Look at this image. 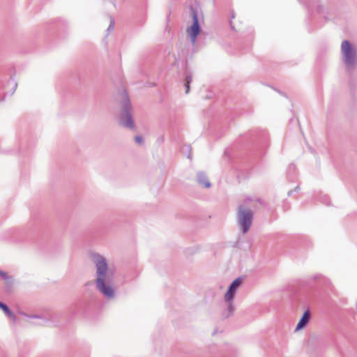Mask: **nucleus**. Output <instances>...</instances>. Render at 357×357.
I'll use <instances>...</instances> for the list:
<instances>
[{"label":"nucleus","mask_w":357,"mask_h":357,"mask_svg":"<svg viewBox=\"0 0 357 357\" xmlns=\"http://www.w3.org/2000/svg\"><path fill=\"white\" fill-rule=\"evenodd\" d=\"M121 107L122 109L119 117L120 125L126 128L134 130L135 123L132 117V109L126 93L123 94Z\"/></svg>","instance_id":"obj_4"},{"label":"nucleus","mask_w":357,"mask_h":357,"mask_svg":"<svg viewBox=\"0 0 357 357\" xmlns=\"http://www.w3.org/2000/svg\"><path fill=\"white\" fill-rule=\"evenodd\" d=\"M257 201L259 200L248 198L239 202L236 206V224L243 234L248 233L252 227L255 214L254 202Z\"/></svg>","instance_id":"obj_2"},{"label":"nucleus","mask_w":357,"mask_h":357,"mask_svg":"<svg viewBox=\"0 0 357 357\" xmlns=\"http://www.w3.org/2000/svg\"><path fill=\"white\" fill-rule=\"evenodd\" d=\"M31 318H33V319H38L39 321L38 322H32L33 324H36V325H43V323L46 322V320L43 319L42 317H38V316H34V317H31Z\"/></svg>","instance_id":"obj_12"},{"label":"nucleus","mask_w":357,"mask_h":357,"mask_svg":"<svg viewBox=\"0 0 357 357\" xmlns=\"http://www.w3.org/2000/svg\"><path fill=\"white\" fill-rule=\"evenodd\" d=\"M6 283V285L8 288H11L14 284V278L13 276L9 275L8 274L5 276L3 279Z\"/></svg>","instance_id":"obj_10"},{"label":"nucleus","mask_w":357,"mask_h":357,"mask_svg":"<svg viewBox=\"0 0 357 357\" xmlns=\"http://www.w3.org/2000/svg\"><path fill=\"white\" fill-rule=\"evenodd\" d=\"M114 28V20H111L110 24L107 28V31H113Z\"/></svg>","instance_id":"obj_14"},{"label":"nucleus","mask_w":357,"mask_h":357,"mask_svg":"<svg viewBox=\"0 0 357 357\" xmlns=\"http://www.w3.org/2000/svg\"><path fill=\"white\" fill-rule=\"evenodd\" d=\"M197 182L199 185L204 186L205 188H210L211 183L208 178L206 174L203 172H199L197 173Z\"/></svg>","instance_id":"obj_8"},{"label":"nucleus","mask_w":357,"mask_h":357,"mask_svg":"<svg viewBox=\"0 0 357 357\" xmlns=\"http://www.w3.org/2000/svg\"><path fill=\"white\" fill-rule=\"evenodd\" d=\"M243 280L241 278H237L230 284L227 291L224 296V300L226 303V308L222 313L225 318H228L234 314L235 307L234 305V299L237 289L242 284Z\"/></svg>","instance_id":"obj_3"},{"label":"nucleus","mask_w":357,"mask_h":357,"mask_svg":"<svg viewBox=\"0 0 357 357\" xmlns=\"http://www.w3.org/2000/svg\"><path fill=\"white\" fill-rule=\"evenodd\" d=\"M341 54L348 70L357 66V50L348 40L342 41Z\"/></svg>","instance_id":"obj_5"},{"label":"nucleus","mask_w":357,"mask_h":357,"mask_svg":"<svg viewBox=\"0 0 357 357\" xmlns=\"http://www.w3.org/2000/svg\"><path fill=\"white\" fill-rule=\"evenodd\" d=\"M192 82V76L190 75H186L185 80V93H188L190 91V84Z\"/></svg>","instance_id":"obj_11"},{"label":"nucleus","mask_w":357,"mask_h":357,"mask_svg":"<svg viewBox=\"0 0 357 357\" xmlns=\"http://www.w3.org/2000/svg\"><path fill=\"white\" fill-rule=\"evenodd\" d=\"M135 142L137 143V144H142L143 142H144V139L141 136H136L135 137Z\"/></svg>","instance_id":"obj_13"},{"label":"nucleus","mask_w":357,"mask_h":357,"mask_svg":"<svg viewBox=\"0 0 357 357\" xmlns=\"http://www.w3.org/2000/svg\"><path fill=\"white\" fill-rule=\"evenodd\" d=\"M0 309H1L3 311V312L13 321H15L16 320L15 315L9 309V307L2 302H0Z\"/></svg>","instance_id":"obj_9"},{"label":"nucleus","mask_w":357,"mask_h":357,"mask_svg":"<svg viewBox=\"0 0 357 357\" xmlns=\"http://www.w3.org/2000/svg\"><path fill=\"white\" fill-rule=\"evenodd\" d=\"M310 312L309 310H306L302 317L301 318L300 321H298L295 331H300L305 328L306 325L308 324L310 319Z\"/></svg>","instance_id":"obj_7"},{"label":"nucleus","mask_w":357,"mask_h":357,"mask_svg":"<svg viewBox=\"0 0 357 357\" xmlns=\"http://www.w3.org/2000/svg\"><path fill=\"white\" fill-rule=\"evenodd\" d=\"M191 15L192 17V24L187 29V34L189 36L190 41L192 44H195L197 40V37L200 32V26L199 24L198 17L197 11L191 6L190 7Z\"/></svg>","instance_id":"obj_6"},{"label":"nucleus","mask_w":357,"mask_h":357,"mask_svg":"<svg viewBox=\"0 0 357 357\" xmlns=\"http://www.w3.org/2000/svg\"><path fill=\"white\" fill-rule=\"evenodd\" d=\"M91 259L96 267V289L106 298L113 299L116 292L114 283L115 269L109 267L106 258L98 253H92Z\"/></svg>","instance_id":"obj_1"},{"label":"nucleus","mask_w":357,"mask_h":357,"mask_svg":"<svg viewBox=\"0 0 357 357\" xmlns=\"http://www.w3.org/2000/svg\"><path fill=\"white\" fill-rule=\"evenodd\" d=\"M6 275H8V273L6 272H4V271L0 270V277L2 279H3Z\"/></svg>","instance_id":"obj_15"}]
</instances>
